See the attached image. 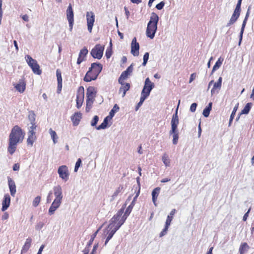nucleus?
Here are the masks:
<instances>
[{"label": "nucleus", "instance_id": "obj_3", "mask_svg": "<svg viewBox=\"0 0 254 254\" xmlns=\"http://www.w3.org/2000/svg\"><path fill=\"white\" fill-rule=\"evenodd\" d=\"M159 21V16L155 12H152L150 20L147 24L146 31V36L153 39L157 29V24Z\"/></svg>", "mask_w": 254, "mask_h": 254}, {"label": "nucleus", "instance_id": "obj_56", "mask_svg": "<svg viewBox=\"0 0 254 254\" xmlns=\"http://www.w3.org/2000/svg\"><path fill=\"white\" fill-rule=\"evenodd\" d=\"M91 245H89V244H87L85 249L83 250V253L85 254H88L91 248Z\"/></svg>", "mask_w": 254, "mask_h": 254}, {"label": "nucleus", "instance_id": "obj_17", "mask_svg": "<svg viewBox=\"0 0 254 254\" xmlns=\"http://www.w3.org/2000/svg\"><path fill=\"white\" fill-rule=\"evenodd\" d=\"M10 203V197L8 194H5L2 202L1 211H5L9 207Z\"/></svg>", "mask_w": 254, "mask_h": 254}, {"label": "nucleus", "instance_id": "obj_34", "mask_svg": "<svg viewBox=\"0 0 254 254\" xmlns=\"http://www.w3.org/2000/svg\"><path fill=\"white\" fill-rule=\"evenodd\" d=\"M212 103H209L207 106H206L203 111L202 114L204 117H208L210 114V112L212 109Z\"/></svg>", "mask_w": 254, "mask_h": 254}, {"label": "nucleus", "instance_id": "obj_23", "mask_svg": "<svg viewBox=\"0 0 254 254\" xmlns=\"http://www.w3.org/2000/svg\"><path fill=\"white\" fill-rule=\"evenodd\" d=\"M180 103V100L179 101V103L178 105V107L176 110L175 113L173 115L171 121V126H175L178 127L179 123V117L178 116V109Z\"/></svg>", "mask_w": 254, "mask_h": 254}, {"label": "nucleus", "instance_id": "obj_57", "mask_svg": "<svg viewBox=\"0 0 254 254\" xmlns=\"http://www.w3.org/2000/svg\"><path fill=\"white\" fill-rule=\"evenodd\" d=\"M197 107V104L195 103H192L190 107V111L191 112H194L196 110Z\"/></svg>", "mask_w": 254, "mask_h": 254}, {"label": "nucleus", "instance_id": "obj_1", "mask_svg": "<svg viewBox=\"0 0 254 254\" xmlns=\"http://www.w3.org/2000/svg\"><path fill=\"white\" fill-rule=\"evenodd\" d=\"M140 193V189L136 193L132 201L129 205L127 207L126 211L125 209L126 205L128 201L130 200L131 196H128L127 199L126 203L122 206V208L117 212L110 220L108 227L104 230L103 235L106 237L105 242V245H106L108 242L112 239L115 233L120 229V228L124 224L127 220V217L130 214L132 209L134 206L136 200Z\"/></svg>", "mask_w": 254, "mask_h": 254}, {"label": "nucleus", "instance_id": "obj_59", "mask_svg": "<svg viewBox=\"0 0 254 254\" xmlns=\"http://www.w3.org/2000/svg\"><path fill=\"white\" fill-rule=\"evenodd\" d=\"M31 126L29 127V131H32V132H35V130L36 128V125L35 123H31Z\"/></svg>", "mask_w": 254, "mask_h": 254}, {"label": "nucleus", "instance_id": "obj_14", "mask_svg": "<svg viewBox=\"0 0 254 254\" xmlns=\"http://www.w3.org/2000/svg\"><path fill=\"white\" fill-rule=\"evenodd\" d=\"M97 91L93 86H90L87 89L86 97L87 99L95 100Z\"/></svg>", "mask_w": 254, "mask_h": 254}, {"label": "nucleus", "instance_id": "obj_33", "mask_svg": "<svg viewBox=\"0 0 254 254\" xmlns=\"http://www.w3.org/2000/svg\"><path fill=\"white\" fill-rule=\"evenodd\" d=\"M110 119V118H109V116L106 117L104 119V121H103V123L100 126H99L98 127H96V129L97 130L105 129L107 127V125H108V122H109V120Z\"/></svg>", "mask_w": 254, "mask_h": 254}, {"label": "nucleus", "instance_id": "obj_24", "mask_svg": "<svg viewBox=\"0 0 254 254\" xmlns=\"http://www.w3.org/2000/svg\"><path fill=\"white\" fill-rule=\"evenodd\" d=\"M56 75L58 81V92H60L62 88V77L61 71L59 69L56 70Z\"/></svg>", "mask_w": 254, "mask_h": 254}, {"label": "nucleus", "instance_id": "obj_40", "mask_svg": "<svg viewBox=\"0 0 254 254\" xmlns=\"http://www.w3.org/2000/svg\"><path fill=\"white\" fill-rule=\"evenodd\" d=\"M119 110V106L117 105V104H115L113 109L111 110V111L109 113V118L111 119H112L115 115V114L118 112Z\"/></svg>", "mask_w": 254, "mask_h": 254}, {"label": "nucleus", "instance_id": "obj_4", "mask_svg": "<svg viewBox=\"0 0 254 254\" xmlns=\"http://www.w3.org/2000/svg\"><path fill=\"white\" fill-rule=\"evenodd\" d=\"M25 59L27 64L35 74L40 75L42 73V71L40 69V66L35 60L33 59L29 55H26L25 57Z\"/></svg>", "mask_w": 254, "mask_h": 254}, {"label": "nucleus", "instance_id": "obj_44", "mask_svg": "<svg viewBox=\"0 0 254 254\" xmlns=\"http://www.w3.org/2000/svg\"><path fill=\"white\" fill-rule=\"evenodd\" d=\"M41 197L40 196H37L36 197L32 202V205L34 207H37L40 203L41 201Z\"/></svg>", "mask_w": 254, "mask_h": 254}, {"label": "nucleus", "instance_id": "obj_58", "mask_svg": "<svg viewBox=\"0 0 254 254\" xmlns=\"http://www.w3.org/2000/svg\"><path fill=\"white\" fill-rule=\"evenodd\" d=\"M44 226V223L42 222H39L37 224V225L35 226V228L37 230H39L41 229Z\"/></svg>", "mask_w": 254, "mask_h": 254}, {"label": "nucleus", "instance_id": "obj_26", "mask_svg": "<svg viewBox=\"0 0 254 254\" xmlns=\"http://www.w3.org/2000/svg\"><path fill=\"white\" fill-rule=\"evenodd\" d=\"M133 69V64H132L127 68L125 71L122 73L120 76L121 78L126 79L129 75H131V73L132 72Z\"/></svg>", "mask_w": 254, "mask_h": 254}, {"label": "nucleus", "instance_id": "obj_50", "mask_svg": "<svg viewBox=\"0 0 254 254\" xmlns=\"http://www.w3.org/2000/svg\"><path fill=\"white\" fill-rule=\"evenodd\" d=\"M112 54V49L110 48H108L107 49L106 51L105 56L107 58V59H109Z\"/></svg>", "mask_w": 254, "mask_h": 254}, {"label": "nucleus", "instance_id": "obj_16", "mask_svg": "<svg viewBox=\"0 0 254 254\" xmlns=\"http://www.w3.org/2000/svg\"><path fill=\"white\" fill-rule=\"evenodd\" d=\"M14 88L20 93L24 92L26 88V83L23 79L19 80L18 83L13 84Z\"/></svg>", "mask_w": 254, "mask_h": 254}, {"label": "nucleus", "instance_id": "obj_11", "mask_svg": "<svg viewBox=\"0 0 254 254\" xmlns=\"http://www.w3.org/2000/svg\"><path fill=\"white\" fill-rule=\"evenodd\" d=\"M139 44L137 42L136 38L134 37L131 43V53L134 56H137L139 55Z\"/></svg>", "mask_w": 254, "mask_h": 254}, {"label": "nucleus", "instance_id": "obj_25", "mask_svg": "<svg viewBox=\"0 0 254 254\" xmlns=\"http://www.w3.org/2000/svg\"><path fill=\"white\" fill-rule=\"evenodd\" d=\"M36 140L35 132H32V131H28V138L27 139V143L28 145L32 146L34 142Z\"/></svg>", "mask_w": 254, "mask_h": 254}, {"label": "nucleus", "instance_id": "obj_37", "mask_svg": "<svg viewBox=\"0 0 254 254\" xmlns=\"http://www.w3.org/2000/svg\"><path fill=\"white\" fill-rule=\"evenodd\" d=\"M252 103H247L246 106H245V107L244 108V109L242 110L241 112V114H248L251 108H252Z\"/></svg>", "mask_w": 254, "mask_h": 254}, {"label": "nucleus", "instance_id": "obj_51", "mask_svg": "<svg viewBox=\"0 0 254 254\" xmlns=\"http://www.w3.org/2000/svg\"><path fill=\"white\" fill-rule=\"evenodd\" d=\"M29 120L30 121L31 123H35V115L33 113L29 114L28 116Z\"/></svg>", "mask_w": 254, "mask_h": 254}, {"label": "nucleus", "instance_id": "obj_15", "mask_svg": "<svg viewBox=\"0 0 254 254\" xmlns=\"http://www.w3.org/2000/svg\"><path fill=\"white\" fill-rule=\"evenodd\" d=\"M89 69L93 71V73L98 76L102 71V65L100 64L94 63L91 64V67Z\"/></svg>", "mask_w": 254, "mask_h": 254}, {"label": "nucleus", "instance_id": "obj_8", "mask_svg": "<svg viewBox=\"0 0 254 254\" xmlns=\"http://www.w3.org/2000/svg\"><path fill=\"white\" fill-rule=\"evenodd\" d=\"M87 29L91 33L95 22V14L92 11H87L86 14Z\"/></svg>", "mask_w": 254, "mask_h": 254}, {"label": "nucleus", "instance_id": "obj_55", "mask_svg": "<svg viewBox=\"0 0 254 254\" xmlns=\"http://www.w3.org/2000/svg\"><path fill=\"white\" fill-rule=\"evenodd\" d=\"M242 0H238L237 4L236 5L235 10L240 12L241 11V5Z\"/></svg>", "mask_w": 254, "mask_h": 254}, {"label": "nucleus", "instance_id": "obj_38", "mask_svg": "<svg viewBox=\"0 0 254 254\" xmlns=\"http://www.w3.org/2000/svg\"><path fill=\"white\" fill-rule=\"evenodd\" d=\"M49 133L51 135V138L53 141L54 144H56L57 142L58 136L55 131L53 130L52 128L49 129Z\"/></svg>", "mask_w": 254, "mask_h": 254}, {"label": "nucleus", "instance_id": "obj_10", "mask_svg": "<svg viewBox=\"0 0 254 254\" xmlns=\"http://www.w3.org/2000/svg\"><path fill=\"white\" fill-rule=\"evenodd\" d=\"M84 88L83 86H80L78 89V94L76 95V107L80 108L83 103L84 100Z\"/></svg>", "mask_w": 254, "mask_h": 254}, {"label": "nucleus", "instance_id": "obj_2", "mask_svg": "<svg viewBox=\"0 0 254 254\" xmlns=\"http://www.w3.org/2000/svg\"><path fill=\"white\" fill-rule=\"evenodd\" d=\"M25 136V132L18 126H14L9 135L7 152L12 155L15 151L17 144L21 143Z\"/></svg>", "mask_w": 254, "mask_h": 254}, {"label": "nucleus", "instance_id": "obj_20", "mask_svg": "<svg viewBox=\"0 0 254 254\" xmlns=\"http://www.w3.org/2000/svg\"><path fill=\"white\" fill-rule=\"evenodd\" d=\"M88 54V50L86 48L81 49L79 52L77 64H80L85 59L86 55Z\"/></svg>", "mask_w": 254, "mask_h": 254}, {"label": "nucleus", "instance_id": "obj_63", "mask_svg": "<svg viewBox=\"0 0 254 254\" xmlns=\"http://www.w3.org/2000/svg\"><path fill=\"white\" fill-rule=\"evenodd\" d=\"M19 165L18 163H16L14 164L13 166V171H18L19 170Z\"/></svg>", "mask_w": 254, "mask_h": 254}, {"label": "nucleus", "instance_id": "obj_46", "mask_svg": "<svg viewBox=\"0 0 254 254\" xmlns=\"http://www.w3.org/2000/svg\"><path fill=\"white\" fill-rule=\"evenodd\" d=\"M149 53L148 52H146L144 54V56H143V63H142V65L143 66H145L146 64H147V62L148 60V59H149Z\"/></svg>", "mask_w": 254, "mask_h": 254}, {"label": "nucleus", "instance_id": "obj_28", "mask_svg": "<svg viewBox=\"0 0 254 254\" xmlns=\"http://www.w3.org/2000/svg\"><path fill=\"white\" fill-rule=\"evenodd\" d=\"M160 191V188L159 187H157L154 189L152 191V201L155 205V206L157 205L156 203V200L157 199L158 196Z\"/></svg>", "mask_w": 254, "mask_h": 254}, {"label": "nucleus", "instance_id": "obj_49", "mask_svg": "<svg viewBox=\"0 0 254 254\" xmlns=\"http://www.w3.org/2000/svg\"><path fill=\"white\" fill-rule=\"evenodd\" d=\"M169 227V226H168L167 227V225H165L164 228L162 230V231L160 233V235H159L160 237H162L165 236L167 234Z\"/></svg>", "mask_w": 254, "mask_h": 254}, {"label": "nucleus", "instance_id": "obj_9", "mask_svg": "<svg viewBox=\"0 0 254 254\" xmlns=\"http://www.w3.org/2000/svg\"><path fill=\"white\" fill-rule=\"evenodd\" d=\"M154 87V84L147 77L145 79L144 85L141 92L149 95L151 90Z\"/></svg>", "mask_w": 254, "mask_h": 254}, {"label": "nucleus", "instance_id": "obj_29", "mask_svg": "<svg viewBox=\"0 0 254 254\" xmlns=\"http://www.w3.org/2000/svg\"><path fill=\"white\" fill-rule=\"evenodd\" d=\"M222 78L221 77H220L218 80V81L214 83L213 85V87L211 90V94L213 95L215 93V90L216 89H220L221 87Z\"/></svg>", "mask_w": 254, "mask_h": 254}, {"label": "nucleus", "instance_id": "obj_61", "mask_svg": "<svg viewBox=\"0 0 254 254\" xmlns=\"http://www.w3.org/2000/svg\"><path fill=\"white\" fill-rule=\"evenodd\" d=\"M98 247V244L94 245V246H93L92 251L90 254H96V250H97Z\"/></svg>", "mask_w": 254, "mask_h": 254}, {"label": "nucleus", "instance_id": "obj_64", "mask_svg": "<svg viewBox=\"0 0 254 254\" xmlns=\"http://www.w3.org/2000/svg\"><path fill=\"white\" fill-rule=\"evenodd\" d=\"M196 74L195 73H192L190 75V78L189 83H191L195 78Z\"/></svg>", "mask_w": 254, "mask_h": 254}, {"label": "nucleus", "instance_id": "obj_35", "mask_svg": "<svg viewBox=\"0 0 254 254\" xmlns=\"http://www.w3.org/2000/svg\"><path fill=\"white\" fill-rule=\"evenodd\" d=\"M223 61V59L221 58V57L219 58V59L217 60V61L216 62L215 65L213 66L212 71H211V74L213 73V72L219 68V67L221 66L222 62Z\"/></svg>", "mask_w": 254, "mask_h": 254}, {"label": "nucleus", "instance_id": "obj_21", "mask_svg": "<svg viewBox=\"0 0 254 254\" xmlns=\"http://www.w3.org/2000/svg\"><path fill=\"white\" fill-rule=\"evenodd\" d=\"M82 114L79 112H76L71 117V120L74 126H77L79 124V122L81 119Z\"/></svg>", "mask_w": 254, "mask_h": 254}, {"label": "nucleus", "instance_id": "obj_43", "mask_svg": "<svg viewBox=\"0 0 254 254\" xmlns=\"http://www.w3.org/2000/svg\"><path fill=\"white\" fill-rule=\"evenodd\" d=\"M94 100L86 99V111L88 112L91 109Z\"/></svg>", "mask_w": 254, "mask_h": 254}, {"label": "nucleus", "instance_id": "obj_36", "mask_svg": "<svg viewBox=\"0 0 254 254\" xmlns=\"http://www.w3.org/2000/svg\"><path fill=\"white\" fill-rule=\"evenodd\" d=\"M123 189V186H120L115 191L114 193L111 196V198L110 201H113L116 197L118 195V194L121 192L122 190Z\"/></svg>", "mask_w": 254, "mask_h": 254}, {"label": "nucleus", "instance_id": "obj_19", "mask_svg": "<svg viewBox=\"0 0 254 254\" xmlns=\"http://www.w3.org/2000/svg\"><path fill=\"white\" fill-rule=\"evenodd\" d=\"M7 180L10 194L11 196H14L16 191L15 183L10 177H8Z\"/></svg>", "mask_w": 254, "mask_h": 254}, {"label": "nucleus", "instance_id": "obj_7", "mask_svg": "<svg viewBox=\"0 0 254 254\" xmlns=\"http://www.w3.org/2000/svg\"><path fill=\"white\" fill-rule=\"evenodd\" d=\"M58 173L59 177L64 182H66L68 180L69 174L66 166L62 165L60 166L58 170Z\"/></svg>", "mask_w": 254, "mask_h": 254}, {"label": "nucleus", "instance_id": "obj_31", "mask_svg": "<svg viewBox=\"0 0 254 254\" xmlns=\"http://www.w3.org/2000/svg\"><path fill=\"white\" fill-rule=\"evenodd\" d=\"M32 240L30 238H27L26 240L24 245L23 246L21 254L25 253L29 250L30 247Z\"/></svg>", "mask_w": 254, "mask_h": 254}, {"label": "nucleus", "instance_id": "obj_48", "mask_svg": "<svg viewBox=\"0 0 254 254\" xmlns=\"http://www.w3.org/2000/svg\"><path fill=\"white\" fill-rule=\"evenodd\" d=\"M61 203V200L54 199V201L52 203V205L55 206L58 209L60 207Z\"/></svg>", "mask_w": 254, "mask_h": 254}, {"label": "nucleus", "instance_id": "obj_60", "mask_svg": "<svg viewBox=\"0 0 254 254\" xmlns=\"http://www.w3.org/2000/svg\"><path fill=\"white\" fill-rule=\"evenodd\" d=\"M9 218V214L7 212H4L1 216L2 220H7Z\"/></svg>", "mask_w": 254, "mask_h": 254}, {"label": "nucleus", "instance_id": "obj_52", "mask_svg": "<svg viewBox=\"0 0 254 254\" xmlns=\"http://www.w3.org/2000/svg\"><path fill=\"white\" fill-rule=\"evenodd\" d=\"M149 95L146 94V93H143V92H141V97H140V101L139 102H141L142 103H143V102L144 101V100L149 96Z\"/></svg>", "mask_w": 254, "mask_h": 254}, {"label": "nucleus", "instance_id": "obj_6", "mask_svg": "<svg viewBox=\"0 0 254 254\" xmlns=\"http://www.w3.org/2000/svg\"><path fill=\"white\" fill-rule=\"evenodd\" d=\"M66 15L69 23V30L71 31L74 24V13L70 3L68 6L66 10Z\"/></svg>", "mask_w": 254, "mask_h": 254}, {"label": "nucleus", "instance_id": "obj_41", "mask_svg": "<svg viewBox=\"0 0 254 254\" xmlns=\"http://www.w3.org/2000/svg\"><path fill=\"white\" fill-rule=\"evenodd\" d=\"M162 160L166 166L170 165V161L166 154H164L162 157Z\"/></svg>", "mask_w": 254, "mask_h": 254}, {"label": "nucleus", "instance_id": "obj_27", "mask_svg": "<svg viewBox=\"0 0 254 254\" xmlns=\"http://www.w3.org/2000/svg\"><path fill=\"white\" fill-rule=\"evenodd\" d=\"M130 87V86L129 83L123 84V86H121L119 89V93L122 94V97H125L127 91L129 89Z\"/></svg>", "mask_w": 254, "mask_h": 254}, {"label": "nucleus", "instance_id": "obj_18", "mask_svg": "<svg viewBox=\"0 0 254 254\" xmlns=\"http://www.w3.org/2000/svg\"><path fill=\"white\" fill-rule=\"evenodd\" d=\"M250 7H249V8L247 10V13L246 14L245 17V18L243 20V23H242V27H241V29L240 33L239 44H240V43L242 41V40L243 34L244 33V29L245 28V26H246V25L247 23L248 18L250 15Z\"/></svg>", "mask_w": 254, "mask_h": 254}, {"label": "nucleus", "instance_id": "obj_22", "mask_svg": "<svg viewBox=\"0 0 254 254\" xmlns=\"http://www.w3.org/2000/svg\"><path fill=\"white\" fill-rule=\"evenodd\" d=\"M97 77L98 76L93 73V71H91L89 69L84 77V80L86 82H90L96 79Z\"/></svg>", "mask_w": 254, "mask_h": 254}, {"label": "nucleus", "instance_id": "obj_47", "mask_svg": "<svg viewBox=\"0 0 254 254\" xmlns=\"http://www.w3.org/2000/svg\"><path fill=\"white\" fill-rule=\"evenodd\" d=\"M99 117L97 116H95L91 122V125L93 127L97 125Z\"/></svg>", "mask_w": 254, "mask_h": 254}, {"label": "nucleus", "instance_id": "obj_45", "mask_svg": "<svg viewBox=\"0 0 254 254\" xmlns=\"http://www.w3.org/2000/svg\"><path fill=\"white\" fill-rule=\"evenodd\" d=\"M101 227H100L91 236V238L88 243H87L89 245H92L94 241L95 238L96 237L97 233L100 231Z\"/></svg>", "mask_w": 254, "mask_h": 254}, {"label": "nucleus", "instance_id": "obj_32", "mask_svg": "<svg viewBox=\"0 0 254 254\" xmlns=\"http://www.w3.org/2000/svg\"><path fill=\"white\" fill-rule=\"evenodd\" d=\"M176 209H173L171 210L169 215H168V216L167 217L166 221V223H165L166 225H167V227L168 226L170 225L171 222L172 220H173V216H174L175 213H176Z\"/></svg>", "mask_w": 254, "mask_h": 254}, {"label": "nucleus", "instance_id": "obj_5", "mask_svg": "<svg viewBox=\"0 0 254 254\" xmlns=\"http://www.w3.org/2000/svg\"><path fill=\"white\" fill-rule=\"evenodd\" d=\"M104 46L100 44H97L91 50L90 54L95 59H101L103 55Z\"/></svg>", "mask_w": 254, "mask_h": 254}, {"label": "nucleus", "instance_id": "obj_13", "mask_svg": "<svg viewBox=\"0 0 254 254\" xmlns=\"http://www.w3.org/2000/svg\"><path fill=\"white\" fill-rule=\"evenodd\" d=\"M54 193L55 196V199L57 200H62L63 198L62 189L61 186L57 185L53 188Z\"/></svg>", "mask_w": 254, "mask_h": 254}, {"label": "nucleus", "instance_id": "obj_30", "mask_svg": "<svg viewBox=\"0 0 254 254\" xmlns=\"http://www.w3.org/2000/svg\"><path fill=\"white\" fill-rule=\"evenodd\" d=\"M250 247L247 243H242L239 248V253L240 254H245L248 251Z\"/></svg>", "mask_w": 254, "mask_h": 254}, {"label": "nucleus", "instance_id": "obj_54", "mask_svg": "<svg viewBox=\"0 0 254 254\" xmlns=\"http://www.w3.org/2000/svg\"><path fill=\"white\" fill-rule=\"evenodd\" d=\"M165 2L162 1L156 5V8L158 10H161L164 6Z\"/></svg>", "mask_w": 254, "mask_h": 254}, {"label": "nucleus", "instance_id": "obj_12", "mask_svg": "<svg viewBox=\"0 0 254 254\" xmlns=\"http://www.w3.org/2000/svg\"><path fill=\"white\" fill-rule=\"evenodd\" d=\"M169 134L173 136V143L177 144L179 139L178 127L171 126V129L169 131Z\"/></svg>", "mask_w": 254, "mask_h": 254}, {"label": "nucleus", "instance_id": "obj_42", "mask_svg": "<svg viewBox=\"0 0 254 254\" xmlns=\"http://www.w3.org/2000/svg\"><path fill=\"white\" fill-rule=\"evenodd\" d=\"M238 104H237V105H236L235 106V107L234 108L233 110L231 113V115L230 118V120H229V126H230V125L235 116L236 112L238 109Z\"/></svg>", "mask_w": 254, "mask_h": 254}, {"label": "nucleus", "instance_id": "obj_62", "mask_svg": "<svg viewBox=\"0 0 254 254\" xmlns=\"http://www.w3.org/2000/svg\"><path fill=\"white\" fill-rule=\"evenodd\" d=\"M250 210H251V209H249L248 210V211H247V212L244 214V216H243V221H246V220H247V218H248V216H249V212H250Z\"/></svg>", "mask_w": 254, "mask_h": 254}, {"label": "nucleus", "instance_id": "obj_53", "mask_svg": "<svg viewBox=\"0 0 254 254\" xmlns=\"http://www.w3.org/2000/svg\"><path fill=\"white\" fill-rule=\"evenodd\" d=\"M57 209V208L55 206L51 205L49 209V214L50 215L53 214Z\"/></svg>", "mask_w": 254, "mask_h": 254}, {"label": "nucleus", "instance_id": "obj_39", "mask_svg": "<svg viewBox=\"0 0 254 254\" xmlns=\"http://www.w3.org/2000/svg\"><path fill=\"white\" fill-rule=\"evenodd\" d=\"M240 12L234 10L230 20L234 23L237 21L240 16Z\"/></svg>", "mask_w": 254, "mask_h": 254}]
</instances>
